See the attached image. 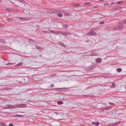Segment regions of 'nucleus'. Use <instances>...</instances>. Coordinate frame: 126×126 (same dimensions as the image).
Returning <instances> with one entry per match:
<instances>
[{
    "label": "nucleus",
    "mask_w": 126,
    "mask_h": 126,
    "mask_svg": "<svg viewBox=\"0 0 126 126\" xmlns=\"http://www.w3.org/2000/svg\"><path fill=\"white\" fill-rule=\"evenodd\" d=\"M66 35L67 34L71 35L72 34V33L70 32H66Z\"/></svg>",
    "instance_id": "nucleus-31"
},
{
    "label": "nucleus",
    "mask_w": 126,
    "mask_h": 126,
    "mask_svg": "<svg viewBox=\"0 0 126 126\" xmlns=\"http://www.w3.org/2000/svg\"><path fill=\"white\" fill-rule=\"evenodd\" d=\"M86 42H89V41H88V40H86Z\"/></svg>",
    "instance_id": "nucleus-43"
},
{
    "label": "nucleus",
    "mask_w": 126,
    "mask_h": 126,
    "mask_svg": "<svg viewBox=\"0 0 126 126\" xmlns=\"http://www.w3.org/2000/svg\"><path fill=\"white\" fill-rule=\"evenodd\" d=\"M57 103L58 104L60 105L62 104L63 103V102L61 101H59L57 102Z\"/></svg>",
    "instance_id": "nucleus-19"
},
{
    "label": "nucleus",
    "mask_w": 126,
    "mask_h": 126,
    "mask_svg": "<svg viewBox=\"0 0 126 126\" xmlns=\"http://www.w3.org/2000/svg\"><path fill=\"white\" fill-rule=\"evenodd\" d=\"M111 107H106L104 108V110H109L111 109Z\"/></svg>",
    "instance_id": "nucleus-24"
},
{
    "label": "nucleus",
    "mask_w": 126,
    "mask_h": 126,
    "mask_svg": "<svg viewBox=\"0 0 126 126\" xmlns=\"http://www.w3.org/2000/svg\"><path fill=\"white\" fill-rule=\"evenodd\" d=\"M79 4H76L74 5L73 6L74 7L77 8V9L78 8V7H79Z\"/></svg>",
    "instance_id": "nucleus-18"
},
{
    "label": "nucleus",
    "mask_w": 126,
    "mask_h": 126,
    "mask_svg": "<svg viewBox=\"0 0 126 126\" xmlns=\"http://www.w3.org/2000/svg\"><path fill=\"white\" fill-rule=\"evenodd\" d=\"M6 10H7V8H6Z\"/></svg>",
    "instance_id": "nucleus-52"
},
{
    "label": "nucleus",
    "mask_w": 126,
    "mask_h": 126,
    "mask_svg": "<svg viewBox=\"0 0 126 126\" xmlns=\"http://www.w3.org/2000/svg\"><path fill=\"white\" fill-rule=\"evenodd\" d=\"M22 64V63H18L17 64H16V65L17 66H20Z\"/></svg>",
    "instance_id": "nucleus-32"
},
{
    "label": "nucleus",
    "mask_w": 126,
    "mask_h": 126,
    "mask_svg": "<svg viewBox=\"0 0 126 126\" xmlns=\"http://www.w3.org/2000/svg\"><path fill=\"white\" fill-rule=\"evenodd\" d=\"M12 64V63H8L6 64V65H10Z\"/></svg>",
    "instance_id": "nucleus-36"
},
{
    "label": "nucleus",
    "mask_w": 126,
    "mask_h": 126,
    "mask_svg": "<svg viewBox=\"0 0 126 126\" xmlns=\"http://www.w3.org/2000/svg\"><path fill=\"white\" fill-rule=\"evenodd\" d=\"M105 23V22L104 21H103L102 22H100V23L101 24H102Z\"/></svg>",
    "instance_id": "nucleus-34"
},
{
    "label": "nucleus",
    "mask_w": 126,
    "mask_h": 126,
    "mask_svg": "<svg viewBox=\"0 0 126 126\" xmlns=\"http://www.w3.org/2000/svg\"><path fill=\"white\" fill-rule=\"evenodd\" d=\"M9 126H13L14 125L12 123H10L9 125Z\"/></svg>",
    "instance_id": "nucleus-38"
},
{
    "label": "nucleus",
    "mask_w": 126,
    "mask_h": 126,
    "mask_svg": "<svg viewBox=\"0 0 126 126\" xmlns=\"http://www.w3.org/2000/svg\"><path fill=\"white\" fill-rule=\"evenodd\" d=\"M6 19L8 21L10 22L12 21L13 20V19L12 18H7Z\"/></svg>",
    "instance_id": "nucleus-17"
},
{
    "label": "nucleus",
    "mask_w": 126,
    "mask_h": 126,
    "mask_svg": "<svg viewBox=\"0 0 126 126\" xmlns=\"http://www.w3.org/2000/svg\"><path fill=\"white\" fill-rule=\"evenodd\" d=\"M99 1H101V2H102L103 1V0H99Z\"/></svg>",
    "instance_id": "nucleus-44"
},
{
    "label": "nucleus",
    "mask_w": 126,
    "mask_h": 126,
    "mask_svg": "<svg viewBox=\"0 0 126 126\" xmlns=\"http://www.w3.org/2000/svg\"><path fill=\"white\" fill-rule=\"evenodd\" d=\"M88 34L90 36H94L96 35V33L93 30H91V32L88 33Z\"/></svg>",
    "instance_id": "nucleus-2"
},
{
    "label": "nucleus",
    "mask_w": 126,
    "mask_h": 126,
    "mask_svg": "<svg viewBox=\"0 0 126 126\" xmlns=\"http://www.w3.org/2000/svg\"><path fill=\"white\" fill-rule=\"evenodd\" d=\"M3 68V67H0V68Z\"/></svg>",
    "instance_id": "nucleus-49"
},
{
    "label": "nucleus",
    "mask_w": 126,
    "mask_h": 126,
    "mask_svg": "<svg viewBox=\"0 0 126 126\" xmlns=\"http://www.w3.org/2000/svg\"><path fill=\"white\" fill-rule=\"evenodd\" d=\"M17 107L19 108H23L25 107L26 105L25 104H21L20 105H16Z\"/></svg>",
    "instance_id": "nucleus-4"
},
{
    "label": "nucleus",
    "mask_w": 126,
    "mask_h": 126,
    "mask_svg": "<svg viewBox=\"0 0 126 126\" xmlns=\"http://www.w3.org/2000/svg\"><path fill=\"white\" fill-rule=\"evenodd\" d=\"M50 33H58L59 32H55L52 30H50Z\"/></svg>",
    "instance_id": "nucleus-14"
},
{
    "label": "nucleus",
    "mask_w": 126,
    "mask_h": 126,
    "mask_svg": "<svg viewBox=\"0 0 126 126\" xmlns=\"http://www.w3.org/2000/svg\"><path fill=\"white\" fill-rule=\"evenodd\" d=\"M16 18L19 19L21 20H25L26 19V18H24L21 17H16Z\"/></svg>",
    "instance_id": "nucleus-9"
},
{
    "label": "nucleus",
    "mask_w": 126,
    "mask_h": 126,
    "mask_svg": "<svg viewBox=\"0 0 126 126\" xmlns=\"http://www.w3.org/2000/svg\"><path fill=\"white\" fill-rule=\"evenodd\" d=\"M107 5V4H104V6H105V5Z\"/></svg>",
    "instance_id": "nucleus-47"
},
{
    "label": "nucleus",
    "mask_w": 126,
    "mask_h": 126,
    "mask_svg": "<svg viewBox=\"0 0 126 126\" xmlns=\"http://www.w3.org/2000/svg\"><path fill=\"white\" fill-rule=\"evenodd\" d=\"M118 27L120 28V29H121L123 28L124 26L122 24H120L118 25Z\"/></svg>",
    "instance_id": "nucleus-13"
},
{
    "label": "nucleus",
    "mask_w": 126,
    "mask_h": 126,
    "mask_svg": "<svg viewBox=\"0 0 126 126\" xmlns=\"http://www.w3.org/2000/svg\"><path fill=\"white\" fill-rule=\"evenodd\" d=\"M91 97H93V96H91Z\"/></svg>",
    "instance_id": "nucleus-50"
},
{
    "label": "nucleus",
    "mask_w": 126,
    "mask_h": 126,
    "mask_svg": "<svg viewBox=\"0 0 126 126\" xmlns=\"http://www.w3.org/2000/svg\"><path fill=\"white\" fill-rule=\"evenodd\" d=\"M17 115L18 116V117H22L23 116L22 115H19L17 114Z\"/></svg>",
    "instance_id": "nucleus-40"
},
{
    "label": "nucleus",
    "mask_w": 126,
    "mask_h": 126,
    "mask_svg": "<svg viewBox=\"0 0 126 126\" xmlns=\"http://www.w3.org/2000/svg\"><path fill=\"white\" fill-rule=\"evenodd\" d=\"M0 126H5V124L3 123H0Z\"/></svg>",
    "instance_id": "nucleus-26"
},
{
    "label": "nucleus",
    "mask_w": 126,
    "mask_h": 126,
    "mask_svg": "<svg viewBox=\"0 0 126 126\" xmlns=\"http://www.w3.org/2000/svg\"><path fill=\"white\" fill-rule=\"evenodd\" d=\"M96 65L95 64H94L92 66H90L88 67V70H90L94 68L95 67Z\"/></svg>",
    "instance_id": "nucleus-5"
},
{
    "label": "nucleus",
    "mask_w": 126,
    "mask_h": 126,
    "mask_svg": "<svg viewBox=\"0 0 126 126\" xmlns=\"http://www.w3.org/2000/svg\"><path fill=\"white\" fill-rule=\"evenodd\" d=\"M124 20H121L119 21V22L120 24H124Z\"/></svg>",
    "instance_id": "nucleus-22"
},
{
    "label": "nucleus",
    "mask_w": 126,
    "mask_h": 126,
    "mask_svg": "<svg viewBox=\"0 0 126 126\" xmlns=\"http://www.w3.org/2000/svg\"><path fill=\"white\" fill-rule=\"evenodd\" d=\"M59 34H63L64 36H66V32H59Z\"/></svg>",
    "instance_id": "nucleus-8"
},
{
    "label": "nucleus",
    "mask_w": 126,
    "mask_h": 126,
    "mask_svg": "<svg viewBox=\"0 0 126 126\" xmlns=\"http://www.w3.org/2000/svg\"><path fill=\"white\" fill-rule=\"evenodd\" d=\"M115 87V84L114 83H112V85L111 86V87L112 88H114Z\"/></svg>",
    "instance_id": "nucleus-25"
},
{
    "label": "nucleus",
    "mask_w": 126,
    "mask_h": 126,
    "mask_svg": "<svg viewBox=\"0 0 126 126\" xmlns=\"http://www.w3.org/2000/svg\"><path fill=\"white\" fill-rule=\"evenodd\" d=\"M28 40L30 41H31L32 43H35L36 44V42H36L33 39H31V38H29L28 39Z\"/></svg>",
    "instance_id": "nucleus-10"
},
{
    "label": "nucleus",
    "mask_w": 126,
    "mask_h": 126,
    "mask_svg": "<svg viewBox=\"0 0 126 126\" xmlns=\"http://www.w3.org/2000/svg\"><path fill=\"white\" fill-rule=\"evenodd\" d=\"M40 56H41V55H40Z\"/></svg>",
    "instance_id": "nucleus-53"
},
{
    "label": "nucleus",
    "mask_w": 126,
    "mask_h": 126,
    "mask_svg": "<svg viewBox=\"0 0 126 126\" xmlns=\"http://www.w3.org/2000/svg\"><path fill=\"white\" fill-rule=\"evenodd\" d=\"M113 30H118L120 29L118 27H117L114 28L113 29Z\"/></svg>",
    "instance_id": "nucleus-16"
},
{
    "label": "nucleus",
    "mask_w": 126,
    "mask_h": 126,
    "mask_svg": "<svg viewBox=\"0 0 126 126\" xmlns=\"http://www.w3.org/2000/svg\"><path fill=\"white\" fill-rule=\"evenodd\" d=\"M117 124L116 123H115L114 124H111V126H114L115 125H116Z\"/></svg>",
    "instance_id": "nucleus-35"
},
{
    "label": "nucleus",
    "mask_w": 126,
    "mask_h": 126,
    "mask_svg": "<svg viewBox=\"0 0 126 126\" xmlns=\"http://www.w3.org/2000/svg\"><path fill=\"white\" fill-rule=\"evenodd\" d=\"M122 8V7L120 6H119L117 7L115 9V10H120Z\"/></svg>",
    "instance_id": "nucleus-15"
},
{
    "label": "nucleus",
    "mask_w": 126,
    "mask_h": 126,
    "mask_svg": "<svg viewBox=\"0 0 126 126\" xmlns=\"http://www.w3.org/2000/svg\"><path fill=\"white\" fill-rule=\"evenodd\" d=\"M1 25V24H0V26Z\"/></svg>",
    "instance_id": "nucleus-54"
},
{
    "label": "nucleus",
    "mask_w": 126,
    "mask_h": 126,
    "mask_svg": "<svg viewBox=\"0 0 126 126\" xmlns=\"http://www.w3.org/2000/svg\"><path fill=\"white\" fill-rule=\"evenodd\" d=\"M61 45L64 47H65L66 46V45L63 43L61 44Z\"/></svg>",
    "instance_id": "nucleus-30"
},
{
    "label": "nucleus",
    "mask_w": 126,
    "mask_h": 126,
    "mask_svg": "<svg viewBox=\"0 0 126 126\" xmlns=\"http://www.w3.org/2000/svg\"><path fill=\"white\" fill-rule=\"evenodd\" d=\"M51 85H52V87L53 86H54V85H53V84H51Z\"/></svg>",
    "instance_id": "nucleus-48"
},
{
    "label": "nucleus",
    "mask_w": 126,
    "mask_h": 126,
    "mask_svg": "<svg viewBox=\"0 0 126 126\" xmlns=\"http://www.w3.org/2000/svg\"><path fill=\"white\" fill-rule=\"evenodd\" d=\"M77 14L76 13H75V16H77Z\"/></svg>",
    "instance_id": "nucleus-46"
},
{
    "label": "nucleus",
    "mask_w": 126,
    "mask_h": 126,
    "mask_svg": "<svg viewBox=\"0 0 126 126\" xmlns=\"http://www.w3.org/2000/svg\"><path fill=\"white\" fill-rule=\"evenodd\" d=\"M92 124L93 125H94L96 124V122H92Z\"/></svg>",
    "instance_id": "nucleus-42"
},
{
    "label": "nucleus",
    "mask_w": 126,
    "mask_h": 126,
    "mask_svg": "<svg viewBox=\"0 0 126 126\" xmlns=\"http://www.w3.org/2000/svg\"><path fill=\"white\" fill-rule=\"evenodd\" d=\"M57 15L60 17H62L63 15L61 13H58L57 14Z\"/></svg>",
    "instance_id": "nucleus-20"
},
{
    "label": "nucleus",
    "mask_w": 126,
    "mask_h": 126,
    "mask_svg": "<svg viewBox=\"0 0 126 126\" xmlns=\"http://www.w3.org/2000/svg\"><path fill=\"white\" fill-rule=\"evenodd\" d=\"M35 47L38 50H39L41 51L43 49V48L42 47L36 45H35Z\"/></svg>",
    "instance_id": "nucleus-7"
},
{
    "label": "nucleus",
    "mask_w": 126,
    "mask_h": 126,
    "mask_svg": "<svg viewBox=\"0 0 126 126\" xmlns=\"http://www.w3.org/2000/svg\"><path fill=\"white\" fill-rule=\"evenodd\" d=\"M24 11H25V10H24V9H23V10L22 11H23V12H24Z\"/></svg>",
    "instance_id": "nucleus-45"
},
{
    "label": "nucleus",
    "mask_w": 126,
    "mask_h": 126,
    "mask_svg": "<svg viewBox=\"0 0 126 126\" xmlns=\"http://www.w3.org/2000/svg\"><path fill=\"white\" fill-rule=\"evenodd\" d=\"M26 4V2L24 0H16V5L23 9H24Z\"/></svg>",
    "instance_id": "nucleus-1"
},
{
    "label": "nucleus",
    "mask_w": 126,
    "mask_h": 126,
    "mask_svg": "<svg viewBox=\"0 0 126 126\" xmlns=\"http://www.w3.org/2000/svg\"><path fill=\"white\" fill-rule=\"evenodd\" d=\"M123 2L122 1H120L116 3V4H122L123 3Z\"/></svg>",
    "instance_id": "nucleus-28"
},
{
    "label": "nucleus",
    "mask_w": 126,
    "mask_h": 126,
    "mask_svg": "<svg viewBox=\"0 0 126 126\" xmlns=\"http://www.w3.org/2000/svg\"><path fill=\"white\" fill-rule=\"evenodd\" d=\"M43 32L44 33H50V30H48L46 31H44Z\"/></svg>",
    "instance_id": "nucleus-21"
},
{
    "label": "nucleus",
    "mask_w": 126,
    "mask_h": 126,
    "mask_svg": "<svg viewBox=\"0 0 126 126\" xmlns=\"http://www.w3.org/2000/svg\"><path fill=\"white\" fill-rule=\"evenodd\" d=\"M4 60H5V59H4Z\"/></svg>",
    "instance_id": "nucleus-51"
},
{
    "label": "nucleus",
    "mask_w": 126,
    "mask_h": 126,
    "mask_svg": "<svg viewBox=\"0 0 126 126\" xmlns=\"http://www.w3.org/2000/svg\"><path fill=\"white\" fill-rule=\"evenodd\" d=\"M116 3H114V2H112V3H111V4H110V5H113V4H116Z\"/></svg>",
    "instance_id": "nucleus-39"
},
{
    "label": "nucleus",
    "mask_w": 126,
    "mask_h": 126,
    "mask_svg": "<svg viewBox=\"0 0 126 126\" xmlns=\"http://www.w3.org/2000/svg\"><path fill=\"white\" fill-rule=\"evenodd\" d=\"M8 108L7 109H16L17 108V107L16 106H14L13 105H7Z\"/></svg>",
    "instance_id": "nucleus-3"
},
{
    "label": "nucleus",
    "mask_w": 126,
    "mask_h": 126,
    "mask_svg": "<svg viewBox=\"0 0 126 126\" xmlns=\"http://www.w3.org/2000/svg\"><path fill=\"white\" fill-rule=\"evenodd\" d=\"M124 24L126 23V19H124Z\"/></svg>",
    "instance_id": "nucleus-37"
},
{
    "label": "nucleus",
    "mask_w": 126,
    "mask_h": 126,
    "mask_svg": "<svg viewBox=\"0 0 126 126\" xmlns=\"http://www.w3.org/2000/svg\"><path fill=\"white\" fill-rule=\"evenodd\" d=\"M109 104H110V105H114V103H110V102L109 103Z\"/></svg>",
    "instance_id": "nucleus-41"
},
{
    "label": "nucleus",
    "mask_w": 126,
    "mask_h": 126,
    "mask_svg": "<svg viewBox=\"0 0 126 126\" xmlns=\"http://www.w3.org/2000/svg\"><path fill=\"white\" fill-rule=\"evenodd\" d=\"M90 4V2H86L85 3H84V4L85 5H89Z\"/></svg>",
    "instance_id": "nucleus-29"
},
{
    "label": "nucleus",
    "mask_w": 126,
    "mask_h": 126,
    "mask_svg": "<svg viewBox=\"0 0 126 126\" xmlns=\"http://www.w3.org/2000/svg\"><path fill=\"white\" fill-rule=\"evenodd\" d=\"M122 70V69L121 68H118L117 70V71L119 72H121Z\"/></svg>",
    "instance_id": "nucleus-23"
},
{
    "label": "nucleus",
    "mask_w": 126,
    "mask_h": 126,
    "mask_svg": "<svg viewBox=\"0 0 126 126\" xmlns=\"http://www.w3.org/2000/svg\"><path fill=\"white\" fill-rule=\"evenodd\" d=\"M67 27V25H65L63 26V28H64L66 29Z\"/></svg>",
    "instance_id": "nucleus-27"
},
{
    "label": "nucleus",
    "mask_w": 126,
    "mask_h": 126,
    "mask_svg": "<svg viewBox=\"0 0 126 126\" xmlns=\"http://www.w3.org/2000/svg\"><path fill=\"white\" fill-rule=\"evenodd\" d=\"M101 62V59L100 58H98L96 60V62L98 63H100Z\"/></svg>",
    "instance_id": "nucleus-11"
},
{
    "label": "nucleus",
    "mask_w": 126,
    "mask_h": 126,
    "mask_svg": "<svg viewBox=\"0 0 126 126\" xmlns=\"http://www.w3.org/2000/svg\"><path fill=\"white\" fill-rule=\"evenodd\" d=\"M58 12V11L57 10H54L53 11L50 10V12H49L50 13V14H57V13Z\"/></svg>",
    "instance_id": "nucleus-6"
},
{
    "label": "nucleus",
    "mask_w": 126,
    "mask_h": 126,
    "mask_svg": "<svg viewBox=\"0 0 126 126\" xmlns=\"http://www.w3.org/2000/svg\"><path fill=\"white\" fill-rule=\"evenodd\" d=\"M0 43L5 44L6 43L5 41L3 39H0Z\"/></svg>",
    "instance_id": "nucleus-12"
},
{
    "label": "nucleus",
    "mask_w": 126,
    "mask_h": 126,
    "mask_svg": "<svg viewBox=\"0 0 126 126\" xmlns=\"http://www.w3.org/2000/svg\"><path fill=\"white\" fill-rule=\"evenodd\" d=\"M99 122H97L96 123L95 125L96 126H97L99 124Z\"/></svg>",
    "instance_id": "nucleus-33"
}]
</instances>
